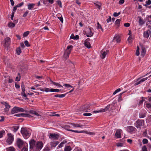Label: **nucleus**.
Masks as SVG:
<instances>
[{
    "label": "nucleus",
    "mask_w": 151,
    "mask_h": 151,
    "mask_svg": "<svg viewBox=\"0 0 151 151\" xmlns=\"http://www.w3.org/2000/svg\"><path fill=\"white\" fill-rule=\"evenodd\" d=\"M30 148L35 150V151H40L43 147V143L42 142H36L34 139H32L29 142Z\"/></svg>",
    "instance_id": "1"
},
{
    "label": "nucleus",
    "mask_w": 151,
    "mask_h": 151,
    "mask_svg": "<svg viewBox=\"0 0 151 151\" xmlns=\"http://www.w3.org/2000/svg\"><path fill=\"white\" fill-rule=\"evenodd\" d=\"M21 132L24 137L26 139L29 138L30 134V132L29 131L25 128H21Z\"/></svg>",
    "instance_id": "2"
},
{
    "label": "nucleus",
    "mask_w": 151,
    "mask_h": 151,
    "mask_svg": "<svg viewBox=\"0 0 151 151\" xmlns=\"http://www.w3.org/2000/svg\"><path fill=\"white\" fill-rule=\"evenodd\" d=\"M25 111V110L22 108L15 106L11 110V113L13 114L20 112H23Z\"/></svg>",
    "instance_id": "3"
},
{
    "label": "nucleus",
    "mask_w": 151,
    "mask_h": 151,
    "mask_svg": "<svg viewBox=\"0 0 151 151\" xmlns=\"http://www.w3.org/2000/svg\"><path fill=\"white\" fill-rule=\"evenodd\" d=\"M144 120H143L138 119L134 123V126L137 128H141V127L142 126L144 123Z\"/></svg>",
    "instance_id": "4"
},
{
    "label": "nucleus",
    "mask_w": 151,
    "mask_h": 151,
    "mask_svg": "<svg viewBox=\"0 0 151 151\" xmlns=\"http://www.w3.org/2000/svg\"><path fill=\"white\" fill-rule=\"evenodd\" d=\"M7 136L8 138L6 140V142L9 145L11 144L14 141L13 135L11 133H8Z\"/></svg>",
    "instance_id": "5"
},
{
    "label": "nucleus",
    "mask_w": 151,
    "mask_h": 151,
    "mask_svg": "<svg viewBox=\"0 0 151 151\" xmlns=\"http://www.w3.org/2000/svg\"><path fill=\"white\" fill-rule=\"evenodd\" d=\"M49 137L52 140L57 139L59 137V135L57 134L50 133L48 135Z\"/></svg>",
    "instance_id": "6"
},
{
    "label": "nucleus",
    "mask_w": 151,
    "mask_h": 151,
    "mask_svg": "<svg viewBox=\"0 0 151 151\" xmlns=\"http://www.w3.org/2000/svg\"><path fill=\"white\" fill-rule=\"evenodd\" d=\"M1 103L4 105L5 107V108L4 109V112L5 113L7 112L10 108V106L5 102H1Z\"/></svg>",
    "instance_id": "7"
},
{
    "label": "nucleus",
    "mask_w": 151,
    "mask_h": 151,
    "mask_svg": "<svg viewBox=\"0 0 151 151\" xmlns=\"http://www.w3.org/2000/svg\"><path fill=\"white\" fill-rule=\"evenodd\" d=\"M90 104H86L82 106L81 108V110L85 112H88L87 110H90Z\"/></svg>",
    "instance_id": "8"
},
{
    "label": "nucleus",
    "mask_w": 151,
    "mask_h": 151,
    "mask_svg": "<svg viewBox=\"0 0 151 151\" xmlns=\"http://www.w3.org/2000/svg\"><path fill=\"white\" fill-rule=\"evenodd\" d=\"M17 143L18 147L19 148L22 147L24 144L23 141L20 138L17 139Z\"/></svg>",
    "instance_id": "9"
},
{
    "label": "nucleus",
    "mask_w": 151,
    "mask_h": 151,
    "mask_svg": "<svg viewBox=\"0 0 151 151\" xmlns=\"http://www.w3.org/2000/svg\"><path fill=\"white\" fill-rule=\"evenodd\" d=\"M21 87L22 89V91L21 92V95L24 97H26L27 95L25 93V88L24 84H22L21 85Z\"/></svg>",
    "instance_id": "10"
},
{
    "label": "nucleus",
    "mask_w": 151,
    "mask_h": 151,
    "mask_svg": "<svg viewBox=\"0 0 151 151\" xmlns=\"http://www.w3.org/2000/svg\"><path fill=\"white\" fill-rule=\"evenodd\" d=\"M111 106H113V105L111 104L108 105L105 108L102 109L100 110V112H102L106 111L109 109Z\"/></svg>",
    "instance_id": "11"
},
{
    "label": "nucleus",
    "mask_w": 151,
    "mask_h": 151,
    "mask_svg": "<svg viewBox=\"0 0 151 151\" xmlns=\"http://www.w3.org/2000/svg\"><path fill=\"white\" fill-rule=\"evenodd\" d=\"M141 47L142 49L141 55L143 56H144L145 55L146 50L145 47L143 45H141Z\"/></svg>",
    "instance_id": "12"
},
{
    "label": "nucleus",
    "mask_w": 151,
    "mask_h": 151,
    "mask_svg": "<svg viewBox=\"0 0 151 151\" xmlns=\"http://www.w3.org/2000/svg\"><path fill=\"white\" fill-rule=\"evenodd\" d=\"M122 132V130L120 129H117L115 134V136L118 138H121V134Z\"/></svg>",
    "instance_id": "13"
},
{
    "label": "nucleus",
    "mask_w": 151,
    "mask_h": 151,
    "mask_svg": "<svg viewBox=\"0 0 151 151\" xmlns=\"http://www.w3.org/2000/svg\"><path fill=\"white\" fill-rule=\"evenodd\" d=\"M135 129V128L132 126H129L127 127V131L130 133L132 132Z\"/></svg>",
    "instance_id": "14"
},
{
    "label": "nucleus",
    "mask_w": 151,
    "mask_h": 151,
    "mask_svg": "<svg viewBox=\"0 0 151 151\" xmlns=\"http://www.w3.org/2000/svg\"><path fill=\"white\" fill-rule=\"evenodd\" d=\"M88 32L87 33L86 36L88 37H90L92 36L93 35V33L92 32L90 28L89 27L87 29Z\"/></svg>",
    "instance_id": "15"
},
{
    "label": "nucleus",
    "mask_w": 151,
    "mask_h": 151,
    "mask_svg": "<svg viewBox=\"0 0 151 151\" xmlns=\"http://www.w3.org/2000/svg\"><path fill=\"white\" fill-rule=\"evenodd\" d=\"M113 42H116L117 43H119L120 41V37L119 35L116 36L114 37V39L113 40Z\"/></svg>",
    "instance_id": "16"
},
{
    "label": "nucleus",
    "mask_w": 151,
    "mask_h": 151,
    "mask_svg": "<svg viewBox=\"0 0 151 151\" xmlns=\"http://www.w3.org/2000/svg\"><path fill=\"white\" fill-rule=\"evenodd\" d=\"M5 45L6 46H8L10 45V39L9 37H6L5 39Z\"/></svg>",
    "instance_id": "17"
},
{
    "label": "nucleus",
    "mask_w": 151,
    "mask_h": 151,
    "mask_svg": "<svg viewBox=\"0 0 151 151\" xmlns=\"http://www.w3.org/2000/svg\"><path fill=\"white\" fill-rule=\"evenodd\" d=\"M146 112L144 110H142L141 113H139V117L140 118H144L146 116Z\"/></svg>",
    "instance_id": "18"
},
{
    "label": "nucleus",
    "mask_w": 151,
    "mask_h": 151,
    "mask_svg": "<svg viewBox=\"0 0 151 151\" xmlns=\"http://www.w3.org/2000/svg\"><path fill=\"white\" fill-rule=\"evenodd\" d=\"M109 52L108 50H106V51L103 52L102 50L101 51V52H102V53H101V57L102 59H104L106 56V55L107 54L108 52Z\"/></svg>",
    "instance_id": "19"
},
{
    "label": "nucleus",
    "mask_w": 151,
    "mask_h": 151,
    "mask_svg": "<svg viewBox=\"0 0 151 151\" xmlns=\"http://www.w3.org/2000/svg\"><path fill=\"white\" fill-rule=\"evenodd\" d=\"M149 32L150 33L151 32L150 30L145 31L144 33V37L147 38H148L149 36Z\"/></svg>",
    "instance_id": "20"
},
{
    "label": "nucleus",
    "mask_w": 151,
    "mask_h": 151,
    "mask_svg": "<svg viewBox=\"0 0 151 151\" xmlns=\"http://www.w3.org/2000/svg\"><path fill=\"white\" fill-rule=\"evenodd\" d=\"M70 124L74 127H81L83 126V125H81L78 124L71 123Z\"/></svg>",
    "instance_id": "21"
},
{
    "label": "nucleus",
    "mask_w": 151,
    "mask_h": 151,
    "mask_svg": "<svg viewBox=\"0 0 151 151\" xmlns=\"http://www.w3.org/2000/svg\"><path fill=\"white\" fill-rule=\"evenodd\" d=\"M72 150L70 146H65L64 149V151H71Z\"/></svg>",
    "instance_id": "22"
},
{
    "label": "nucleus",
    "mask_w": 151,
    "mask_h": 151,
    "mask_svg": "<svg viewBox=\"0 0 151 151\" xmlns=\"http://www.w3.org/2000/svg\"><path fill=\"white\" fill-rule=\"evenodd\" d=\"M35 5L34 4H29L28 5V9L29 10L31 9L34 7Z\"/></svg>",
    "instance_id": "23"
},
{
    "label": "nucleus",
    "mask_w": 151,
    "mask_h": 151,
    "mask_svg": "<svg viewBox=\"0 0 151 151\" xmlns=\"http://www.w3.org/2000/svg\"><path fill=\"white\" fill-rule=\"evenodd\" d=\"M85 45L88 48H90L91 47L90 43L87 41H85L84 43Z\"/></svg>",
    "instance_id": "24"
},
{
    "label": "nucleus",
    "mask_w": 151,
    "mask_h": 151,
    "mask_svg": "<svg viewBox=\"0 0 151 151\" xmlns=\"http://www.w3.org/2000/svg\"><path fill=\"white\" fill-rule=\"evenodd\" d=\"M66 94H56L54 96L55 97L63 98L64 97Z\"/></svg>",
    "instance_id": "25"
},
{
    "label": "nucleus",
    "mask_w": 151,
    "mask_h": 151,
    "mask_svg": "<svg viewBox=\"0 0 151 151\" xmlns=\"http://www.w3.org/2000/svg\"><path fill=\"white\" fill-rule=\"evenodd\" d=\"M16 51L17 55H20L22 51L20 47H19L16 49Z\"/></svg>",
    "instance_id": "26"
},
{
    "label": "nucleus",
    "mask_w": 151,
    "mask_h": 151,
    "mask_svg": "<svg viewBox=\"0 0 151 151\" xmlns=\"http://www.w3.org/2000/svg\"><path fill=\"white\" fill-rule=\"evenodd\" d=\"M71 50L70 49L69 50H66L65 52V55H66L67 57H68L70 53Z\"/></svg>",
    "instance_id": "27"
},
{
    "label": "nucleus",
    "mask_w": 151,
    "mask_h": 151,
    "mask_svg": "<svg viewBox=\"0 0 151 151\" xmlns=\"http://www.w3.org/2000/svg\"><path fill=\"white\" fill-rule=\"evenodd\" d=\"M64 128L66 130L71 131V130H72V129H70V126L69 125H65L64 126Z\"/></svg>",
    "instance_id": "28"
},
{
    "label": "nucleus",
    "mask_w": 151,
    "mask_h": 151,
    "mask_svg": "<svg viewBox=\"0 0 151 151\" xmlns=\"http://www.w3.org/2000/svg\"><path fill=\"white\" fill-rule=\"evenodd\" d=\"M97 29H101L102 31V32H103L104 29L102 28L101 26L99 24V22H98L97 23Z\"/></svg>",
    "instance_id": "29"
},
{
    "label": "nucleus",
    "mask_w": 151,
    "mask_h": 151,
    "mask_svg": "<svg viewBox=\"0 0 151 151\" xmlns=\"http://www.w3.org/2000/svg\"><path fill=\"white\" fill-rule=\"evenodd\" d=\"M15 24L14 23L12 22L9 23L8 24V26L10 27H14L15 26Z\"/></svg>",
    "instance_id": "30"
},
{
    "label": "nucleus",
    "mask_w": 151,
    "mask_h": 151,
    "mask_svg": "<svg viewBox=\"0 0 151 151\" xmlns=\"http://www.w3.org/2000/svg\"><path fill=\"white\" fill-rule=\"evenodd\" d=\"M139 25H142L145 23L144 21L140 18L139 20Z\"/></svg>",
    "instance_id": "31"
},
{
    "label": "nucleus",
    "mask_w": 151,
    "mask_h": 151,
    "mask_svg": "<svg viewBox=\"0 0 151 151\" xmlns=\"http://www.w3.org/2000/svg\"><path fill=\"white\" fill-rule=\"evenodd\" d=\"M51 81V82L52 83L53 85H55L57 86H58V87H61L62 88L63 87V86L61 85H60L59 83H58L52 81Z\"/></svg>",
    "instance_id": "32"
},
{
    "label": "nucleus",
    "mask_w": 151,
    "mask_h": 151,
    "mask_svg": "<svg viewBox=\"0 0 151 151\" xmlns=\"http://www.w3.org/2000/svg\"><path fill=\"white\" fill-rule=\"evenodd\" d=\"M124 92H123L122 93H120L119 95V98L118 99V101L119 102H121L122 100V98H121V96H122V95L124 93Z\"/></svg>",
    "instance_id": "33"
},
{
    "label": "nucleus",
    "mask_w": 151,
    "mask_h": 151,
    "mask_svg": "<svg viewBox=\"0 0 151 151\" xmlns=\"http://www.w3.org/2000/svg\"><path fill=\"white\" fill-rule=\"evenodd\" d=\"M5 134V132L4 130H2L0 131V138H1Z\"/></svg>",
    "instance_id": "34"
},
{
    "label": "nucleus",
    "mask_w": 151,
    "mask_h": 151,
    "mask_svg": "<svg viewBox=\"0 0 151 151\" xmlns=\"http://www.w3.org/2000/svg\"><path fill=\"white\" fill-rule=\"evenodd\" d=\"M71 132H76V133H84L86 132V131L83 130L82 131H79L78 130H71Z\"/></svg>",
    "instance_id": "35"
},
{
    "label": "nucleus",
    "mask_w": 151,
    "mask_h": 151,
    "mask_svg": "<svg viewBox=\"0 0 151 151\" xmlns=\"http://www.w3.org/2000/svg\"><path fill=\"white\" fill-rule=\"evenodd\" d=\"M7 151H15V149L13 147H10L7 149Z\"/></svg>",
    "instance_id": "36"
},
{
    "label": "nucleus",
    "mask_w": 151,
    "mask_h": 151,
    "mask_svg": "<svg viewBox=\"0 0 151 151\" xmlns=\"http://www.w3.org/2000/svg\"><path fill=\"white\" fill-rule=\"evenodd\" d=\"M13 128V131L14 132H16L19 128V126L13 127H12Z\"/></svg>",
    "instance_id": "37"
},
{
    "label": "nucleus",
    "mask_w": 151,
    "mask_h": 151,
    "mask_svg": "<svg viewBox=\"0 0 151 151\" xmlns=\"http://www.w3.org/2000/svg\"><path fill=\"white\" fill-rule=\"evenodd\" d=\"M18 74L19 76V77L18 76L16 77L15 78V80L17 81H19L20 80L21 76L19 73H18Z\"/></svg>",
    "instance_id": "38"
},
{
    "label": "nucleus",
    "mask_w": 151,
    "mask_h": 151,
    "mask_svg": "<svg viewBox=\"0 0 151 151\" xmlns=\"http://www.w3.org/2000/svg\"><path fill=\"white\" fill-rule=\"evenodd\" d=\"M120 20L119 19H117L115 22V24H117L118 27H119V24H120Z\"/></svg>",
    "instance_id": "39"
},
{
    "label": "nucleus",
    "mask_w": 151,
    "mask_h": 151,
    "mask_svg": "<svg viewBox=\"0 0 151 151\" xmlns=\"http://www.w3.org/2000/svg\"><path fill=\"white\" fill-rule=\"evenodd\" d=\"M29 31H26L23 34V36L24 37H26L29 34Z\"/></svg>",
    "instance_id": "40"
},
{
    "label": "nucleus",
    "mask_w": 151,
    "mask_h": 151,
    "mask_svg": "<svg viewBox=\"0 0 151 151\" xmlns=\"http://www.w3.org/2000/svg\"><path fill=\"white\" fill-rule=\"evenodd\" d=\"M60 90H59L58 89H53V88H51V92H59Z\"/></svg>",
    "instance_id": "41"
},
{
    "label": "nucleus",
    "mask_w": 151,
    "mask_h": 151,
    "mask_svg": "<svg viewBox=\"0 0 151 151\" xmlns=\"http://www.w3.org/2000/svg\"><path fill=\"white\" fill-rule=\"evenodd\" d=\"M63 86L68 88L70 87L73 88V86L70 85L69 84H64Z\"/></svg>",
    "instance_id": "42"
},
{
    "label": "nucleus",
    "mask_w": 151,
    "mask_h": 151,
    "mask_svg": "<svg viewBox=\"0 0 151 151\" xmlns=\"http://www.w3.org/2000/svg\"><path fill=\"white\" fill-rule=\"evenodd\" d=\"M121 91V89L120 88H119L117 89L113 93V95H115L117 93Z\"/></svg>",
    "instance_id": "43"
},
{
    "label": "nucleus",
    "mask_w": 151,
    "mask_h": 151,
    "mask_svg": "<svg viewBox=\"0 0 151 151\" xmlns=\"http://www.w3.org/2000/svg\"><path fill=\"white\" fill-rule=\"evenodd\" d=\"M139 54V47L138 46L137 47V49L136 50V55L137 56H138Z\"/></svg>",
    "instance_id": "44"
},
{
    "label": "nucleus",
    "mask_w": 151,
    "mask_h": 151,
    "mask_svg": "<svg viewBox=\"0 0 151 151\" xmlns=\"http://www.w3.org/2000/svg\"><path fill=\"white\" fill-rule=\"evenodd\" d=\"M50 145L52 147H55L56 146V144L55 143H54V142H52L50 143Z\"/></svg>",
    "instance_id": "45"
},
{
    "label": "nucleus",
    "mask_w": 151,
    "mask_h": 151,
    "mask_svg": "<svg viewBox=\"0 0 151 151\" xmlns=\"http://www.w3.org/2000/svg\"><path fill=\"white\" fill-rule=\"evenodd\" d=\"M148 142V140L147 139H143L142 140V143L143 144H146Z\"/></svg>",
    "instance_id": "46"
},
{
    "label": "nucleus",
    "mask_w": 151,
    "mask_h": 151,
    "mask_svg": "<svg viewBox=\"0 0 151 151\" xmlns=\"http://www.w3.org/2000/svg\"><path fill=\"white\" fill-rule=\"evenodd\" d=\"M120 12H119L118 13L114 12L113 14V15L115 17H116L120 14Z\"/></svg>",
    "instance_id": "47"
},
{
    "label": "nucleus",
    "mask_w": 151,
    "mask_h": 151,
    "mask_svg": "<svg viewBox=\"0 0 151 151\" xmlns=\"http://www.w3.org/2000/svg\"><path fill=\"white\" fill-rule=\"evenodd\" d=\"M24 44L27 47H29L30 45L29 44L27 40H26L24 41Z\"/></svg>",
    "instance_id": "48"
},
{
    "label": "nucleus",
    "mask_w": 151,
    "mask_h": 151,
    "mask_svg": "<svg viewBox=\"0 0 151 151\" xmlns=\"http://www.w3.org/2000/svg\"><path fill=\"white\" fill-rule=\"evenodd\" d=\"M146 107L147 108H151V104L147 103L146 104Z\"/></svg>",
    "instance_id": "49"
},
{
    "label": "nucleus",
    "mask_w": 151,
    "mask_h": 151,
    "mask_svg": "<svg viewBox=\"0 0 151 151\" xmlns=\"http://www.w3.org/2000/svg\"><path fill=\"white\" fill-rule=\"evenodd\" d=\"M83 115L85 116H89L92 115V114L90 113H85L83 114Z\"/></svg>",
    "instance_id": "50"
},
{
    "label": "nucleus",
    "mask_w": 151,
    "mask_h": 151,
    "mask_svg": "<svg viewBox=\"0 0 151 151\" xmlns=\"http://www.w3.org/2000/svg\"><path fill=\"white\" fill-rule=\"evenodd\" d=\"M51 89H50L48 88H45L44 91H45L46 92H48L49 91H51Z\"/></svg>",
    "instance_id": "51"
},
{
    "label": "nucleus",
    "mask_w": 151,
    "mask_h": 151,
    "mask_svg": "<svg viewBox=\"0 0 151 151\" xmlns=\"http://www.w3.org/2000/svg\"><path fill=\"white\" fill-rule=\"evenodd\" d=\"M58 4L60 6V7H62V3L61 1L60 0L57 1Z\"/></svg>",
    "instance_id": "52"
},
{
    "label": "nucleus",
    "mask_w": 151,
    "mask_h": 151,
    "mask_svg": "<svg viewBox=\"0 0 151 151\" xmlns=\"http://www.w3.org/2000/svg\"><path fill=\"white\" fill-rule=\"evenodd\" d=\"M24 4L23 2H22L20 4H18L17 5H16V7H20V6H22Z\"/></svg>",
    "instance_id": "53"
},
{
    "label": "nucleus",
    "mask_w": 151,
    "mask_h": 151,
    "mask_svg": "<svg viewBox=\"0 0 151 151\" xmlns=\"http://www.w3.org/2000/svg\"><path fill=\"white\" fill-rule=\"evenodd\" d=\"M146 4L145 5L146 6L147 5H150L151 4V1L150 0H148L146 2Z\"/></svg>",
    "instance_id": "54"
},
{
    "label": "nucleus",
    "mask_w": 151,
    "mask_h": 151,
    "mask_svg": "<svg viewBox=\"0 0 151 151\" xmlns=\"http://www.w3.org/2000/svg\"><path fill=\"white\" fill-rule=\"evenodd\" d=\"M28 13V11H27L26 12H25L24 14L23 15V17H26L27 16Z\"/></svg>",
    "instance_id": "55"
},
{
    "label": "nucleus",
    "mask_w": 151,
    "mask_h": 151,
    "mask_svg": "<svg viewBox=\"0 0 151 151\" xmlns=\"http://www.w3.org/2000/svg\"><path fill=\"white\" fill-rule=\"evenodd\" d=\"M124 2V0H120L119 1V4H122Z\"/></svg>",
    "instance_id": "56"
},
{
    "label": "nucleus",
    "mask_w": 151,
    "mask_h": 151,
    "mask_svg": "<svg viewBox=\"0 0 151 151\" xmlns=\"http://www.w3.org/2000/svg\"><path fill=\"white\" fill-rule=\"evenodd\" d=\"M117 146L118 147H122L123 146V144L121 143H118L117 144Z\"/></svg>",
    "instance_id": "57"
},
{
    "label": "nucleus",
    "mask_w": 151,
    "mask_h": 151,
    "mask_svg": "<svg viewBox=\"0 0 151 151\" xmlns=\"http://www.w3.org/2000/svg\"><path fill=\"white\" fill-rule=\"evenodd\" d=\"M17 7H16V6L14 7L12 13H14V14L16 10L17 9Z\"/></svg>",
    "instance_id": "58"
},
{
    "label": "nucleus",
    "mask_w": 151,
    "mask_h": 151,
    "mask_svg": "<svg viewBox=\"0 0 151 151\" xmlns=\"http://www.w3.org/2000/svg\"><path fill=\"white\" fill-rule=\"evenodd\" d=\"M130 24L128 23H125L124 24V25L126 27H128L130 26Z\"/></svg>",
    "instance_id": "59"
},
{
    "label": "nucleus",
    "mask_w": 151,
    "mask_h": 151,
    "mask_svg": "<svg viewBox=\"0 0 151 151\" xmlns=\"http://www.w3.org/2000/svg\"><path fill=\"white\" fill-rule=\"evenodd\" d=\"M111 20V17L110 16H109V17L106 20V21L108 23L110 22Z\"/></svg>",
    "instance_id": "60"
},
{
    "label": "nucleus",
    "mask_w": 151,
    "mask_h": 151,
    "mask_svg": "<svg viewBox=\"0 0 151 151\" xmlns=\"http://www.w3.org/2000/svg\"><path fill=\"white\" fill-rule=\"evenodd\" d=\"M142 149V151H147L146 147L145 146H143Z\"/></svg>",
    "instance_id": "61"
},
{
    "label": "nucleus",
    "mask_w": 151,
    "mask_h": 151,
    "mask_svg": "<svg viewBox=\"0 0 151 151\" xmlns=\"http://www.w3.org/2000/svg\"><path fill=\"white\" fill-rule=\"evenodd\" d=\"M147 78H143V79H141L140 81L141 83L142 82L145 81L146 80H147Z\"/></svg>",
    "instance_id": "62"
},
{
    "label": "nucleus",
    "mask_w": 151,
    "mask_h": 151,
    "mask_svg": "<svg viewBox=\"0 0 151 151\" xmlns=\"http://www.w3.org/2000/svg\"><path fill=\"white\" fill-rule=\"evenodd\" d=\"M64 144H63L62 142L60 143L58 145V147L59 148H60L62 147L63 146Z\"/></svg>",
    "instance_id": "63"
},
{
    "label": "nucleus",
    "mask_w": 151,
    "mask_h": 151,
    "mask_svg": "<svg viewBox=\"0 0 151 151\" xmlns=\"http://www.w3.org/2000/svg\"><path fill=\"white\" fill-rule=\"evenodd\" d=\"M22 151H28V149L26 147H23V149L22 150Z\"/></svg>",
    "instance_id": "64"
}]
</instances>
